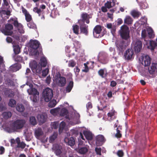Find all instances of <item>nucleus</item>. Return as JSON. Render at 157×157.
Returning <instances> with one entry per match:
<instances>
[{
  "instance_id": "obj_1",
  "label": "nucleus",
  "mask_w": 157,
  "mask_h": 157,
  "mask_svg": "<svg viewBox=\"0 0 157 157\" xmlns=\"http://www.w3.org/2000/svg\"><path fill=\"white\" fill-rule=\"evenodd\" d=\"M26 122V120L23 118H20L14 120L12 123L11 127L15 131H17L22 129Z\"/></svg>"
},
{
  "instance_id": "obj_2",
  "label": "nucleus",
  "mask_w": 157,
  "mask_h": 157,
  "mask_svg": "<svg viewBox=\"0 0 157 157\" xmlns=\"http://www.w3.org/2000/svg\"><path fill=\"white\" fill-rule=\"evenodd\" d=\"M120 35L122 39L127 40L130 37V31L128 27L123 25L121 27L119 31Z\"/></svg>"
},
{
  "instance_id": "obj_3",
  "label": "nucleus",
  "mask_w": 157,
  "mask_h": 157,
  "mask_svg": "<svg viewBox=\"0 0 157 157\" xmlns=\"http://www.w3.org/2000/svg\"><path fill=\"white\" fill-rule=\"evenodd\" d=\"M42 94V98L47 102L50 101L53 97L52 90L48 87L46 88L43 90Z\"/></svg>"
},
{
  "instance_id": "obj_4",
  "label": "nucleus",
  "mask_w": 157,
  "mask_h": 157,
  "mask_svg": "<svg viewBox=\"0 0 157 157\" xmlns=\"http://www.w3.org/2000/svg\"><path fill=\"white\" fill-rule=\"evenodd\" d=\"M40 42L37 40L31 39L29 43V47L35 50L34 54L35 55L39 54V52L37 49L39 48L40 45Z\"/></svg>"
},
{
  "instance_id": "obj_5",
  "label": "nucleus",
  "mask_w": 157,
  "mask_h": 157,
  "mask_svg": "<svg viewBox=\"0 0 157 157\" xmlns=\"http://www.w3.org/2000/svg\"><path fill=\"white\" fill-rule=\"evenodd\" d=\"M124 44L125 42L123 40H120L116 42L115 44L119 55L122 54L124 50L125 49Z\"/></svg>"
},
{
  "instance_id": "obj_6",
  "label": "nucleus",
  "mask_w": 157,
  "mask_h": 157,
  "mask_svg": "<svg viewBox=\"0 0 157 157\" xmlns=\"http://www.w3.org/2000/svg\"><path fill=\"white\" fill-rule=\"evenodd\" d=\"M13 28V27L12 25L8 24L6 25L5 29L1 30V32L5 35H11L13 33L11 30Z\"/></svg>"
},
{
  "instance_id": "obj_7",
  "label": "nucleus",
  "mask_w": 157,
  "mask_h": 157,
  "mask_svg": "<svg viewBox=\"0 0 157 157\" xmlns=\"http://www.w3.org/2000/svg\"><path fill=\"white\" fill-rule=\"evenodd\" d=\"M80 25V33L87 36L88 35V25L85 23H81L80 22H79Z\"/></svg>"
},
{
  "instance_id": "obj_8",
  "label": "nucleus",
  "mask_w": 157,
  "mask_h": 157,
  "mask_svg": "<svg viewBox=\"0 0 157 157\" xmlns=\"http://www.w3.org/2000/svg\"><path fill=\"white\" fill-rule=\"evenodd\" d=\"M81 19L79 21L78 23L80 22L81 23H85L86 22L87 24L90 23L89 16L87 13H82L81 14Z\"/></svg>"
},
{
  "instance_id": "obj_9",
  "label": "nucleus",
  "mask_w": 157,
  "mask_h": 157,
  "mask_svg": "<svg viewBox=\"0 0 157 157\" xmlns=\"http://www.w3.org/2000/svg\"><path fill=\"white\" fill-rule=\"evenodd\" d=\"M142 45V42L139 39H137L134 44V49L136 52H140L141 50Z\"/></svg>"
},
{
  "instance_id": "obj_10",
  "label": "nucleus",
  "mask_w": 157,
  "mask_h": 157,
  "mask_svg": "<svg viewBox=\"0 0 157 157\" xmlns=\"http://www.w3.org/2000/svg\"><path fill=\"white\" fill-rule=\"evenodd\" d=\"M102 29L100 25H96L93 31V35L94 37L96 38L101 37V36H100L99 34L100 33Z\"/></svg>"
},
{
  "instance_id": "obj_11",
  "label": "nucleus",
  "mask_w": 157,
  "mask_h": 157,
  "mask_svg": "<svg viewBox=\"0 0 157 157\" xmlns=\"http://www.w3.org/2000/svg\"><path fill=\"white\" fill-rule=\"evenodd\" d=\"M151 58L148 55H145L143 57L142 63L145 67L149 66L151 64Z\"/></svg>"
},
{
  "instance_id": "obj_12",
  "label": "nucleus",
  "mask_w": 157,
  "mask_h": 157,
  "mask_svg": "<svg viewBox=\"0 0 157 157\" xmlns=\"http://www.w3.org/2000/svg\"><path fill=\"white\" fill-rule=\"evenodd\" d=\"M133 52L132 50L128 49L126 50L124 56L127 60H130L133 57Z\"/></svg>"
},
{
  "instance_id": "obj_13",
  "label": "nucleus",
  "mask_w": 157,
  "mask_h": 157,
  "mask_svg": "<svg viewBox=\"0 0 157 157\" xmlns=\"http://www.w3.org/2000/svg\"><path fill=\"white\" fill-rule=\"evenodd\" d=\"M21 9L22 12L25 15L26 21L27 22H30L32 20L31 16L29 14L27 10L23 6H22Z\"/></svg>"
},
{
  "instance_id": "obj_14",
  "label": "nucleus",
  "mask_w": 157,
  "mask_h": 157,
  "mask_svg": "<svg viewBox=\"0 0 157 157\" xmlns=\"http://www.w3.org/2000/svg\"><path fill=\"white\" fill-rule=\"evenodd\" d=\"M105 141V139L103 135H98L96 137V143L98 145H101Z\"/></svg>"
},
{
  "instance_id": "obj_15",
  "label": "nucleus",
  "mask_w": 157,
  "mask_h": 157,
  "mask_svg": "<svg viewBox=\"0 0 157 157\" xmlns=\"http://www.w3.org/2000/svg\"><path fill=\"white\" fill-rule=\"evenodd\" d=\"M64 141L67 145L71 147L74 146L75 144V140L72 137H65L64 139Z\"/></svg>"
},
{
  "instance_id": "obj_16",
  "label": "nucleus",
  "mask_w": 157,
  "mask_h": 157,
  "mask_svg": "<svg viewBox=\"0 0 157 157\" xmlns=\"http://www.w3.org/2000/svg\"><path fill=\"white\" fill-rule=\"evenodd\" d=\"M149 73L150 74H153L155 72H157V63H152L150 67L148 68Z\"/></svg>"
},
{
  "instance_id": "obj_17",
  "label": "nucleus",
  "mask_w": 157,
  "mask_h": 157,
  "mask_svg": "<svg viewBox=\"0 0 157 157\" xmlns=\"http://www.w3.org/2000/svg\"><path fill=\"white\" fill-rule=\"evenodd\" d=\"M53 148L55 151V153L57 156H59L61 154L62 151L61 150L62 147L58 144L54 145Z\"/></svg>"
},
{
  "instance_id": "obj_18",
  "label": "nucleus",
  "mask_w": 157,
  "mask_h": 157,
  "mask_svg": "<svg viewBox=\"0 0 157 157\" xmlns=\"http://www.w3.org/2000/svg\"><path fill=\"white\" fill-rule=\"evenodd\" d=\"M133 21V19L129 15H126L124 19V23L125 24L128 25H132Z\"/></svg>"
},
{
  "instance_id": "obj_19",
  "label": "nucleus",
  "mask_w": 157,
  "mask_h": 157,
  "mask_svg": "<svg viewBox=\"0 0 157 157\" xmlns=\"http://www.w3.org/2000/svg\"><path fill=\"white\" fill-rule=\"evenodd\" d=\"M41 66L38 65L37 63L35 61L32 64V67L35 69L37 73H40L42 71Z\"/></svg>"
},
{
  "instance_id": "obj_20",
  "label": "nucleus",
  "mask_w": 157,
  "mask_h": 157,
  "mask_svg": "<svg viewBox=\"0 0 157 157\" xmlns=\"http://www.w3.org/2000/svg\"><path fill=\"white\" fill-rule=\"evenodd\" d=\"M66 83V79L64 77L60 76L58 80L59 85L60 86H64Z\"/></svg>"
},
{
  "instance_id": "obj_21",
  "label": "nucleus",
  "mask_w": 157,
  "mask_h": 157,
  "mask_svg": "<svg viewBox=\"0 0 157 157\" xmlns=\"http://www.w3.org/2000/svg\"><path fill=\"white\" fill-rule=\"evenodd\" d=\"M47 117L43 114H38L37 118L40 123L43 124L46 121Z\"/></svg>"
},
{
  "instance_id": "obj_22",
  "label": "nucleus",
  "mask_w": 157,
  "mask_h": 157,
  "mask_svg": "<svg viewBox=\"0 0 157 157\" xmlns=\"http://www.w3.org/2000/svg\"><path fill=\"white\" fill-rule=\"evenodd\" d=\"M74 86V82L73 81H70L66 88V92L69 93L72 89Z\"/></svg>"
},
{
  "instance_id": "obj_23",
  "label": "nucleus",
  "mask_w": 157,
  "mask_h": 157,
  "mask_svg": "<svg viewBox=\"0 0 157 157\" xmlns=\"http://www.w3.org/2000/svg\"><path fill=\"white\" fill-rule=\"evenodd\" d=\"M44 133L43 131L41 128H38L35 131V135L36 137H39L42 136Z\"/></svg>"
},
{
  "instance_id": "obj_24",
  "label": "nucleus",
  "mask_w": 157,
  "mask_h": 157,
  "mask_svg": "<svg viewBox=\"0 0 157 157\" xmlns=\"http://www.w3.org/2000/svg\"><path fill=\"white\" fill-rule=\"evenodd\" d=\"M130 14L132 16L133 18H138L140 15L141 13L136 10H133L130 12Z\"/></svg>"
},
{
  "instance_id": "obj_25",
  "label": "nucleus",
  "mask_w": 157,
  "mask_h": 157,
  "mask_svg": "<svg viewBox=\"0 0 157 157\" xmlns=\"http://www.w3.org/2000/svg\"><path fill=\"white\" fill-rule=\"evenodd\" d=\"M28 92L29 94H32L33 95H39V94L37 90L34 88H33L30 90H28Z\"/></svg>"
},
{
  "instance_id": "obj_26",
  "label": "nucleus",
  "mask_w": 157,
  "mask_h": 157,
  "mask_svg": "<svg viewBox=\"0 0 157 157\" xmlns=\"http://www.w3.org/2000/svg\"><path fill=\"white\" fill-rule=\"evenodd\" d=\"M83 134L86 138L89 140H91L93 139V136L91 133L87 131H84Z\"/></svg>"
},
{
  "instance_id": "obj_27",
  "label": "nucleus",
  "mask_w": 157,
  "mask_h": 157,
  "mask_svg": "<svg viewBox=\"0 0 157 157\" xmlns=\"http://www.w3.org/2000/svg\"><path fill=\"white\" fill-rule=\"evenodd\" d=\"M157 44L155 42L151 40L150 41V45L148 46V48L151 50H154Z\"/></svg>"
},
{
  "instance_id": "obj_28",
  "label": "nucleus",
  "mask_w": 157,
  "mask_h": 157,
  "mask_svg": "<svg viewBox=\"0 0 157 157\" xmlns=\"http://www.w3.org/2000/svg\"><path fill=\"white\" fill-rule=\"evenodd\" d=\"M88 151V148L86 147H82L79 148L77 151L82 154H84L86 153Z\"/></svg>"
},
{
  "instance_id": "obj_29",
  "label": "nucleus",
  "mask_w": 157,
  "mask_h": 157,
  "mask_svg": "<svg viewBox=\"0 0 157 157\" xmlns=\"http://www.w3.org/2000/svg\"><path fill=\"white\" fill-rule=\"evenodd\" d=\"M12 115L11 113L10 112H5L2 113V116L5 119H7L10 118Z\"/></svg>"
},
{
  "instance_id": "obj_30",
  "label": "nucleus",
  "mask_w": 157,
  "mask_h": 157,
  "mask_svg": "<svg viewBox=\"0 0 157 157\" xmlns=\"http://www.w3.org/2000/svg\"><path fill=\"white\" fill-rule=\"evenodd\" d=\"M16 142L17 144V145L16 147H17L24 149L25 147L26 144L25 143L23 142H21L19 139Z\"/></svg>"
},
{
  "instance_id": "obj_31",
  "label": "nucleus",
  "mask_w": 157,
  "mask_h": 157,
  "mask_svg": "<svg viewBox=\"0 0 157 157\" xmlns=\"http://www.w3.org/2000/svg\"><path fill=\"white\" fill-rule=\"evenodd\" d=\"M73 32L76 35L79 34V31L80 27L77 25H73L72 26Z\"/></svg>"
},
{
  "instance_id": "obj_32",
  "label": "nucleus",
  "mask_w": 157,
  "mask_h": 157,
  "mask_svg": "<svg viewBox=\"0 0 157 157\" xmlns=\"http://www.w3.org/2000/svg\"><path fill=\"white\" fill-rule=\"evenodd\" d=\"M17 110L20 112H23L25 109L24 106L21 104H17L16 107Z\"/></svg>"
},
{
  "instance_id": "obj_33",
  "label": "nucleus",
  "mask_w": 157,
  "mask_h": 157,
  "mask_svg": "<svg viewBox=\"0 0 157 157\" xmlns=\"http://www.w3.org/2000/svg\"><path fill=\"white\" fill-rule=\"evenodd\" d=\"M40 65L41 66L45 67L47 65V60L44 57H42L40 59Z\"/></svg>"
},
{
  "instance_id": "obj_34",
  "label": "nucleus",
  "mask_w": 157,
  "mask_h": 157,
  "mask_svg": "<svg viewBox=\"0 0 157 157\" xmlns=\"http://www.w3.org/2000/svg\"><path fill=\"white\" fill-rule=\"evenodd\" d=\"M59 108L52 109L50 110V112L52 114L54 115H56L59 113Z\"/></svg>"
},
{
  "instance_id": "obj_35",
  "label": "nucleus",
  "mask_w": 157,
  "mask_h": 157,
  "mask_svg": "<svg viewBox=\"0 0 157 157\" xmlns=\"http://www.w3.org/2000/svg\"><path fill=\"white\" fill-rule=\"evenodd\" d=\"M116 112H115V110L113 109L111 110L110 111L109 113H108L107 114L108 116L109 117H110V119H112V118L114 116V118H116V117L114 116L115 115V113Z\"/></svg>"
},
{
  "instance_id": "obj_36",
  "label": "nucleus",
  "mask_w": 157,
  "mask_h": 157,
  "mask_svg": "<svg viewBox=\"0 0 157 157\" xmlns=\"http://www.w3.org/2000/svg\"><path fill=\"white\" fill-rule=\"evenodd\" d=\"M16 103V102L15 100L13 99H10V100L8 105L11 107H14L15 106Z\"/></svg>"
},
{
  "instance_id": "obj_37",
  "label": "nucleus",
  "mask_w": 157,
  "mask_h": 157,
  "mask_svg": "<svg viewBox=\"0 0 157 157\" xmlns=\"http://www.w3.org/2000/svg\"><path fill=\"white\" fill-rule=\"evenodd\" d=\"M68 113L67 110L65 108L62 109L60 113V116L62 117L66 115Z\"/></svg>"
},
{
  "instance_id": "obj_38",
  "label": "nucleus",
  "mask_w": 157,
  "mask_h": 157,
  "mask_svg": "<svg viewBox=\"0 0 157 157\" xmlns=\"http://www.w3.org/2000/svg\"><path fill=\"white\" fill-rule=\"evenodd\" d=\"M13 51L16 55L19 54L20 52V48L19 45H13Z\"/></svg>"
},
{
  "instance_id": "obj_39",
  "label": "nucleus",
  "mask_w": 157,
  "mask_h": 157,
  "mask_svg": "<svg viewBox=\"0 0 157 157\" xmlns=\"http://www.w3.org/2000/svg\"><path fill=\"white\" fill-rule=\"evenodd\" d=\"M66 125L64 121H62L61 122L60 124L59 131V133H61L64 128Z\"/></svg>"
},
{
  "instance_id": "obj_40",
  "label": "nucleus",
  "mask_w": 157,
  "mask_h": 157,
  "mask_svg": "<svg viewBox=\"0 0 157 157\" xmlns=\"http://www.w3.org/2000/svg\"><path fill=\"white\" fill-rule=\"evenodd\" d=\"M98 60L100 62L103 64H106L108 62V60L105 57L103 58L102 57L100 56Z\"/></svg>"
},
{
  "instance_id": "obj_41",
  "label": "nucleus",
  "mask_w": 157,
  "mask_h": 157,
  "mask_svg": "<svg viewBox=\"0 0 157 157\" xmlns=\"http://www.w3.org/2000/svg\"><path fill=\"white\" fill-rule=\"evenodd\" d=\"M10 19L11 20L13 21V24L15 27H18L19 25H21V24L18 22L17 18H16L15 19L12 18L11 19Z\"/></svg>"
},
{
  "instance_id": "obj_42",
  "label": "nucleus",
  "mask_w": 157,
  "mask_h": 157,
  "mask_svg": "<svg viewBox=\"0 0 157 157\" xmlns=\"http://www.w3.org/2000/svg\"><path fill=\"white\" fill-rule=\"evenodd\" d=\"M30 123L33 125H35L36 124V122L35 117H31L29 119Z\"/></svg>"
},
{
  "instance_id": "obj_43",
  "label": "nucleus",
  "mask_w": 157,
  "mask_h": 157,
  "mask_svg": "<svg viewBox=\"0 0 157 157\" xmlns=\"http://www.w3.org/2000/svg\"><path fill=\"white\" fill-rule=\"evenodd\" d=\"M57 134L54 133L52 136L50 137L49 139V141L50 143H53L55 139L57 138Z\"/></svg>"
},
{
  "instance_id": "obj_44",
  "label": "nucleus",
  "mask_w": 157,
  "mask_h": 157,
  "mask_svg": "<svg viewBox=\"0 0 157 157\" xmlns=\"http://www.w3.org/2000/svg\"><path fill=\"white\" fill-rule=\"evenodd\" d=\"M15 60L17 62H21L23 60V58L21 56L18 55H15L14 57Z\"/></svg>"
},
{
  "instance_id": "obj_45",
  "label": "nucleus",
  "mask_w": 157,
  "mask_h": 157,
  "mask_svg": "<svg viewBox=\"0 0 157 157\" xmlns=\"http://www.w3.org/2000/svg\"><path fill=\"white\" fill-rule=\"evenodd\" d=\"M33 11L36 13H37L39 14V16H40V13L42 12V11L40 8H38L37 7H36L33 8Z\"/></svg>"
},
{
  "instance_id": "obj_46",
  "label": "nucleus",
  "mask_w": 157,
  "mask_h": 157,
  "mask_svg": "<svg viewBox=\"0 0 157 157\" xmlns=\"http://www.w3.org/2000/svg\"><path fill=\"white\" fill-rule=\"evenodd\" d=\"M56 104V100H53L50 101L48 104V106L51 108L54 107Z\"/></svg>"
},
{
  "instance_id": "obj_47",
  "label": "nucleus",
  "mask_w": 157,
  "mask_h": 157,
  "mask_svg": "<svg viewBox=\"0 0 157 157\" xmlns=\"http://www.w3.org/2000/svg\"><path fill=\"white\" fill-rule=\"evenodd\" d=\"M76 64L75 62L73 60H71L69 61L68 66L69 67H74Z\"/></svg>"
},
{
  "instance_id": "obj_48",
  "label": "nucleus",
  "mask_w": 157,
  "mask_h": 157,
  "mask_svg": "<svg viewBox=\"0 0 157 157\" xmlns=\"http://www.w3.org/2000/svg\"><path fill=\"white\" fill-rule=\"evenodd\" d=\"M27 24L28 27L30 29H34L36 28V25L33 22H30Z\"/></svg>"
},
{
  "instance_id": "obj_49",
  "label": "nucleus",
  "mask_w": 157,
  "mask_h": 157,
  "mask_svg": "<svg viewBox=\"0 0 157 157\" xmlns=\"http://www.w3.org/2000/svg\"><path fill=\"white\" fill-rule=\"evenodd\" d=\"M117 133L115 135V137L117 138H121L122 137V134L121 133L120 131L118 129V128H117Z\"/></svg>"
},
{
  "instance_id": "obj_50",
  "label": "nucleus",
  "mask_w": 157,
  "mask_h": 157,
  "mask_svg": "<svg viewBox=\"0 0 157 157\" xmlns=\"http://www.w3.org/2000/svg\"><path fill=\"white\" fill-rule=\"evenodd\" d=\"M17 28H18V32L20 33H25V31L23 29V25L21 24V25H19Z\"/></svg>"
},
{
  "instance_id": "obj_51",
  "label": "nucleus",
  "mask_w": 157,
  "mask_h": 157,
  "mask_svg": "<svg viewBox=\"0 0 157 157\" xmlns=\"http://www.w3.org/2000/svg\"><path fill=\"white\" fill-rule=\"evenodd\" d=\"M98 73L99 75L102 78H104V69H100L98 71Z\"/></svg>"
},
{
  "instance_id": "obj_52",
  "label": "nucleus",
  "mask_w": 157,
  "mask_h": 157,
  "mask_svg": "<svg viewBox=\"0 0 157 157\" xmlns=\"http://www.w3.org/2000/svg\"><path fill=\"white\" fill-rule=\"evenodd\" d=\"M49 72V69L48 68H46L45 70L43 71L42 72V75L43 76H46L48 74Z\"/></svg>"
},
{
  "instance_id": "obj_53",
  "label": "nucleus",
  "mask_w": 157,
  "mask_h": 157,
  "mask_svg": "<svg viewBox=\"0 0 157 157\" xmlns=\"http://www.w3.org/2000/svg\"><path fill=\"white\" fill-rule=\"evenodd\" d=\"M111 2L107 1L105 4V6L108 9H110L112 7Z\"/></svg>"
},
{
  "instance_id": "obj_54",
  "label": "nucleus",
  "mask_w": 157,
  "mask_h": 157,
  "mask_svg": "<svg viewBox=\"0 0 157 157\" xmlns=\"http://www.w3.org/2000/svg\"><path fill=\"white\" fill-rule=\"evenodd\" d=\"M148 36L150 38H153L154 37V35L153 31L152 30H149L148 33Z\"/></svg>"
},
{
  "instance_id": "obj_55",
  "label": "nucleus",
  "mask_w": 157,
  "mask_h": 157,
  "mask_svg": "<svg viewBox=\"0 0 157 157\" xmlns=\"http://www.w3.org/2000/svg\"><path fill=\"white\" fill-rule=\"evenodd\" d=\"M117 154L119 157H123L124 155V153L122 150H120L117 152Z\"/></svg>"
},
{
  "instance_id": "obj_56",
  "label": "nucleus",
  "mask_w": 157,
  "mask_h": 157,
  "mask_svg": "<svg viewBox=\"0 0 157 157\" xmlns=\"http://www.w3.org/2000/svg\"><path fill=\"white\" fill-rule=\"evenodd\" d=\"M89 63L88 62H87L86 63H84V65L85 67V69L82 70L83 71L86 72H87L88 71L89 69L87 65Z\"/></svg>"
},
{
  "instance_id": "obj_57",
  "label": "nucleus",
  "mask_w": 157,
  "mask_h": 157,
  "mask_svg": "<svg viewBox=\"0 0 157 157\" xmlns=\"http://www.w3.org/2000/svg\"><path fill=\"white\" fill-rule=\"evenodd\" d=\"M95 151L97 154L98 155H101V148L100 147H96L95 148Z\"/></svg>"
},
{
  "instance_id": "obj_58",
  "label": "nucleus",
  "mask_w": 157,
  "mask_h": 157,
  "mask_svg": "<svg viewBox=\"0 0 157 157\" xmlns=\"http://www.w3.org/2000/svg\"><path fill=\"white\" fill-rule=\"evenodd\" d=\"M147 33L146 32L145 29L143 30L141 33V36L143 38H145L146 36Z\"/></svg>"
},
{
  "instance_id": "obj_59",
  "label": "nucleus",
  "mask_w": 157,
  "mask_h": 157,
  "mask_svg": "<svg viewBox=\"0 0 157 157\" xmlns=\"http://www.w3.org/2000/svg\"><path fill=\"white\" fill-rule=\"evenodd\" d=\"M58 122H54L52 123V126L55 129H57L58 126Z\"/></svg>"
},
{
  "instance_id": "obj_60",
  "label": "nucleus",
  "mask_w": 157,
  "mask_h": 157,
  "mask_svg": "<svg viewBox=\"0 0 157 157\" xmlns=\"http://www.w3.org/2000/svg\"><path fill=\"white\" fill-rule=\"evenodd\" d=\"M86 107L87 109H91L92 107V105L91 103L90 102H88L86 105Z\"/></svg>"
},
{
  "instance_id": "obj_61",
  "label": "nucleus",
  "mask_w": 157,
  "mask_h": 157,
  "mask_svg": "<svg viewBox=\"0 0 157 157\" xmlns=\"http://www.w3.org/2000/svg\"><path fill=\"white\" fill-rule=\"evenodd\" d=\"M117 83L115 81L113 80L110 82V86L111 87H115Z\"/></svg>"
},
{
  "instance_id": "obj_62",
  "label": "nucleus",
  "mask_w": 157,
  "mask_h": 157,
  "mask_svg": "<svg viewBox=\"0 0 157 157\" xmlns=\"http://www.w3.org/2000/svg\"><path fill=\"white\" fill-rule=\"evenodd\" d=\"M6 41L8 43H11L12 42L13 40L11 37L8 36L6 38Z\"/></svg>"
},
{
  "instance_id": "obj_63",
  "label": "nucleus",
  "mask_w": 157,
  "mask_h": 157,
  "mask_svg": "<svg viewBox=\"0 0 157 157\" xmlns=\"http://www.w3.org/2000/svg\"><path fill=\"white\" fill-rule=\"evenodd\" d=\"M123 21L121 18H118L117 19V25H120L123 23Z\"/></svg>"
},
{
  "instance_id": "obj_64",
  "label": "nucleus",
  "mask_w": 157,
  "mask_h": 157,
  "mask_svg": "<svg viewBox=\"0 0 157 157\" xmlns=\"http://www.w3.org/2000/svg\"><path fill=\"white\" fill-rule=\"evenodd\" d=\"M74 71L76 74L78 73L80 71V70L78 67H76L74 69Z\"/></svg>"
}]
</instances>
